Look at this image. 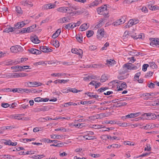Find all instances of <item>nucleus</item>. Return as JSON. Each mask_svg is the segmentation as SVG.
I'll return each instance as SVG.
<instances>
[{"mask_svg":"<svg viewBox=\"0 0 159 159\" xmlns=\"http://www.w3.org/2000/svg\"><path fill=\"white\" fill-rule=\"evenodd\" d=\"M144 115L147 116V119L154 120L157 118L159 120V115H156L154 113H145Z\"/></svg>","mask_w":159,"mask_h":159,"instance_id":"obj_1","label":"nucleus"},{"mask_svg":"<svg viewBox=\"0 0 159 159\" xmlns=\"http://www.w3.org/2000/svg\"><path fill=\"white\" fill-rule=\"evenodd\" d=\"M71 52L74 54H76L79 55V56L81 58H82L83 51L82 50L80 49H78L77 48L72 49L71 50Z\"/></svg>","mask_w":159,"mask_h":159,"instance_id":"obj_2","label":"nucleus"},{"mask_svg":"<svg viewBox=\"0 0 159 159\" xmlns=\"http://www.w3.org/2000/svg\"><path fill=\"white\" fill-rule=\"evenodd\" d=\"M27 86L31 87H37L41 85L42 83L37 82H29L27 83Z\"/></svg>","mask_w":159,"mask_h":159,"instance_id":"obj_3","label":"nucleus"},{"mask_svg":"<svg viewBox=\"0 0 159 159\" xmlns=\"http://www.w3.org/2000/svg\"><path fill=\"white\" fill-rule=\"evenodd\" d=\"M107 6L106 5L102 6L100 7L97 8V10L99 14L102 15L103 14V11H107Z\"/></svg>","mask_w":159,"mask_h":159,"instance_id":"obj_4","label":"nucleus"},{"mask_svg":"<svg viewBox=\"0 0 159 159\" xmlns=\"http://www.w3.org/2000/svg\"><path fill=\"white\" fill-rule=\"evenodd\" d=\"M39 49L41 51L44 53H48L52 51V49L47 46H41L39 47Z\"/></svg>","mask_w":159,"mask_h":159,"instance_id":"obj_5","label":"nucleus"},{"mask_svg":"<svg viewBox=\"0 0 159 159\" xmlns=\"http://www.w3.org/2000/svg\"><path fill=\"white\" fill-rule=\"evenodd\" d=\"M50 108L48 106H42L36 108L35 109L36 111L39 112L41 111H45L49 110Z\"/></svg>","mask_w":159,"mask_h":159,"instance_id":"obj_6","label":"nucleus"},{"mask_svg":"<svg viewBox=\"0 0 159 159\" xmlns=\"http://www.w3.org/2000/svg\"><path fill=\"white\" fill-rule=\"evenodd\" d=\"M104 33V29L98 30L97 33V38L99 39H101L103 37Z\"/></svg>","mask_w":159,"mask_h":159,"instance_id":"obj_7","label":"nucleus"},{"mask_svg":"<svg viewBox=\"0 0 159 159\" xmlns=\"http://www.w3.org/2000/svg\"><path fill=\"white\" fill-rule=\"evenodd\" d=\"M20 3L22 5L28 7H32L33 5L32 2L29 1L23 0L20 2Z\"/></svg>","mask_w":159,"mask_h":159,"instance_id":"obj_8","label":"nucleus"},{"mask_svg":"<svg viewBox=\"0 0 159 159\" xmlns=\"http://www.w3.org/2000/svg\"><path fill=\"white\" fill-rule=\"evenodd\" d=\"M25 25V23L23 21L19 22L14 25V28H15V30L16 29H20L24 26Z\"/></svg>","mask_w":159,"mask_h":159,"instance_id":"obj_9","label":"nucleus"},{"mask_svg":"<svg viewBox=\"0 0 159 159\" xmlns=\"http://www.w3.org/2000/svg\"><path fill=\"white\" fill-rule=\"evenodd\" d=\"M30 39L32 42L35 44L39 43L40 42L38 37L36 36L31 37Z\"/></svg>","mask_w":159,"mask_h":159,"instance_id":"obj_10","label":"nucleus"},{"mask_svg":"<svg viewBox=\"0 0 159 159\" xmlns=\"http://www.w3.org/2000/svg\"><path fill=\"white\" fill-rule=\"evenodd\" d=\"M101 2V0H96L90 3L89 5V7H92L97 6L99 3Z\"/></svg>","mask_w":159,"mask_h":159,"instance_id":"obj_11","label":"nucleus"},{"mask_svg":"<svg viewBox=\"0 0 159 159\" xmlns=\"http://www.w3.org/2000/svg\"><path fill=\"white\" fill-rule=\"evenodd\" d=\"M88 28L87 24L84 23L80 27L79 30L81 31H83L86 30Z\"/></svg>","mask_w":159,"mask_h":159,"instance_id":"obj_12","label":"nucleus"},{"mask_svg":"<svg viewBox=\"0 0 159 159\" xmlns=\"http://www.w3.org/2000/svg\"><path fill=\"white\" fill-rule=\"evenodd\" d=\"M68 7H61L57 9V10L60 12L66 13L67 11Z\"/></svg>","mask_w":159,"mask_h":159,"instance_id":"obj_13","label":"nucleus"},{"mask_svg":"<svg viewBox=\"0 0 159 159\" xmlns=\"http://www.w3.org/2000/svg\"><path fill=\"white\" fill-rule=\"evenodd\" d=\"M61 31V29H58L56 32L53 34L52 38L53 39H55L57 38L60 34Z\"/></svg>","mask_w":159,"mask_h":159,"instance_id":"obj_14","label":"nucleus"},{"mask_svg":"<svg viewBox=\"0 0 159 159\" xmlns=\"http://www.w3.org/2000/svg\"><path fill=\"white\" fill-rule=\"evenodd\" d=\"M93 93H90L87 92V93H85V94H87L88 96L90 98H95L97 99V98H98V95H93L92 94Z\"/></svg>","mask_w":159,"mask_h":159,"instance_id":"obj_15","label":"nucleus"},{"mask_svg":"<svg viewBox=\"0 0 159 159\" xmlns=\"http://www.w3.org/2000/svg\"><path fill=\"white\" fill-rule=\"evenodd\" d=\"M15 30V28L14 27L11 26H9L8 28L5 29L3 32L9 33V32H12Z\"/></svg>","mask_w":159,"mask_h":159,"instance_id":"obj_16","label":"nucleus"},{"mask_svg":"<svg viewBox=\"0 0 159 159\" xmlns=\"http://www.w3.org/2000/svg\"><path fill=\"white\" fill-rule=\"evenodd\" d=\"M106 62L107 63L106 64L108 66H112L116 64V61L114 60H111L110 59L109 60H107L106 61Z\"/></svg>","mask_w":159,"mask_h":159,"instance_id":"obj_17","label":"nucleus"},{"mask_svg":"<svg viewBox=\"0 0 159 159\" xmlns=\"http://www.w3.org/2000/svg\"><path fill=\"white\" fill-rule=\"evenodd\" d=\"M36 25H33L27 28V33H30L32 32L34 30V29L36 28Z\"/></svg>","mask_w":159,"mask_h":159,"instance_id":"obj_18","label":"nucleus"},{"mask_svg":"<svg viewBox=\"0 0 159 159\" xmlns=\"http://www.w3.org/2000/svg\"><path fill=\"white\" fill-rule=\"evenodd\" d=\"M138 113H131L129 114L126 116V117L129 118H133L134 117H137L138 116Z\"/></svg>","mask_w":159,"mask_h":159,"instance_id":"obj_19","label":"nucleus"},{"mask_svg":"<svg viewBox=\"0 0 159 159\" xmlns=\"http://www.w3.org/2000/svg\"><path fill=\"white\" fill-rule=\"evenodd\" d=\"M84 137L86 140H88L96 139H97L96 137L94 136L85 135L84 136Z\"/></svg>","mask_w":159,"mask_h":159,"instance_id":"obj_20","label":"nucleus"},{"mask_svg":"<svg viewBox=\"0 0 159 159\" xmlns=\"http://www.w3.org/2000/svg\"><path fill=\"white\" fill-rule=\"evenodd\" d=\"M43 141L46 143L47 142L48 143H57L58 141L57 140H50L48 139H43Z\"/></svg>","mask_w":159,"mask_h":159,"instance_id":"obj_21","label":"nucleus"},{"mask_svg":"<svg viewBox=\"0 0 159 159\" xmlns=\"http://www.w3.org/2000/svg\"><path fill=\"white\" fill-rule=\"evenodd\" d=\"M70 19L68 18L67 17H64L63 18H61L60 20H61V23H64L66 22H68L69 21Z\"/></svg>","mask_w":159,"mask_h":159,"instance_id":"obj_22","label":"nucleus"},{"mask_svg":"<svg viewBox=\"0 0 159 159\" xmlns=\"http://www.w3.org/2000/svg\"><path fill=\"white\" fill-rule=\"evenodd\" d=\"M15 76L16 77H25L27 76V74L25 73H15Z\"/></svg>","mask_w":159,"mask_h":159,"instance_id":"obj_23","label":"nucleus"},{"mask_svg":"<svg viewBox=\"0 0 159 159\" xmlns=\"http://www.w3.org/2000/svg\"><path fill=\"white\" fill-rule=\"evenodd\" d=\"M77 105V104L76 103L70 102L65 103L64 104V107H67L69 106H71V105L75 106V105Z\"/></svg>","mask_w":159,"mask_h":159,"instance_id":"obj_24","label":"nucleus"},{"mask_svg":"<svg viewBox=\"0 0 159 159\" xmlns=\"http://www.w3.org/2000/svg\"><path fill=\"white\" fill-rule=\"evenodd\" d=\"M81 90H77L76 88H69V92H70L73 93H77L81 91Z\"/></svg>","mask_w":159,"mask_h":159,"instance_id":"obj_25","label":"nucleus"},{"mask_svg":"<svg viewBox=\"0 0 159 159\" xmlns=\"http://www.w3.org/2000/svg\"><path fill=\"white\" fill-rule=\"evenodd\" d=\"M16 11L18 13L20 14H22L23 12L21 8L20 7H16Z\"/></svg>","mask_w":159,"mask_h":159,"instance_id":"obj_26","label":"nucleus"},{"mask_svg":"<svg viewBox=\"0 0 159 159\" xmlns=\"http://www.w3.org/2000/svg\"><path fill=\"white\" fill-rule=\"evenodd\" d=\"M66 75V73H53L51 75L53 76H65Z\"/></svg>","mask_w":159,"mask_h":159,"instance_id":"obj_27","label":"nucleus"},{"mask_svg":"<svg viewBox=\"0 0 159 159\" xmlns=\"http://www.w3.org/2000/svg\"><path fill=\"white\" fill-rule=\"evenodd\" d=\"M17 45L12 46L10 48L11 52L13 53H17Z\"/></svg>","mask_w":159,"mask_h":159,"instance_id":"obj_28","label":"nucleus"},{"mask_svg":"<svg viewBox=\"0 0 159 159\" xmlns=\"http://www.w3.org/2000/svg\"><path fill=\"white\" fill-rule=\"evenodd\" d=\"M28 60V58H21V60L20 61H17V63H16V61H14V62H13L12 63H15V64H17V63H20L21 62H23L25 61ZM12 63H11V64Z\"/></svg>","mask_w":159,"mask_h":159,"instance_id":"obj_29","label":"nucleus"},{"mask_svg":"<svg viewBox=\"0 0 159 159\" xmlns=\"http://www.w3.org/2000/svg\"><path fill=\"white\" fill-rule=\"evenodd\" d=\"M121 24L124 23L126 20L127 16H122L121 18L119 19Z\"/></svg>","mask_w":159,"mask_h":159,"instance_id":"obj_30","label":"nucleus"},{"mask_svg":"<svg viewBox=\"0 0 159 159\" xmlns=\"http://www.w3.org/2000/svg\"><path fill=\"white\" fill-rule=\"evenodd\" d=\"M150 40H151V42H150V44L153 46V45H157V44H156V41L155 40V38H151L150 39Z\"/></svg>","mask_w":159,"mask_h":159,"instance_id":"obj_31","label":"nucleus"},{"mask_svg":"<svg viewBox=\"0 0 159 159\" xmlns=\"http://www.w3.org/2000/svg\"><path fill=\"white\" fill-rule=\"evenodd\" d=\"M76 38L79 42L81 43L82 41L83 37L81 35H76Z\"/></svg>","mask_w":159,"mask_h":159,"instance_id":"obj_32","label":"nucleus"},{"mask_svg":"<svg viewBox=\"0 0 159 159\" xmlns=\"http://www.w3.org/2000/svg\"><path fill=\"white\" fill-rule=\"evenodd\" d=\"M93 31L92 30H89L86 33V35L88 37H90L93 34Z\"/></svg>","mask_w":159,"mask_h":159,"instance_id":"obj_33","label":"nucleus"},{"mask_svg":"<svg viewBox=\"0 0 159 159\" xmlns=\"http://www.w3.org/2000/svg\"><path fill=\"white\" fill-rule=\"evenodd\" d=\"M120 146H119L117 144H113L111 145H109L107 147V148H118L120 147Z\"/></svg>","mask_w":159,"mask_h":159,"instance_id":"obj_34","label":"nucleus"},{"mask_svg":"<svg viewBox=\"0 0 159 159\" xmlns=\"http://www.w3.org/2000/svg\"><path fill=\"white\" fill-rule=\"evenodd\" d=\"M30 67V66H20V68L19 69V70H18V71H24L25 69H29Z\"/></svg>","mask_w":159,"mask_h":159,"instance_id":"obj_35","label":"nucleus"},{"mask_svg":"<svg viewBox=\"0 0 159 159\" xmlns=\"http://www.w3.org/2000/svg\"><path fill=\"white\" fill-rule=\"evenodd\" d=\"M149 9L151 10L156 11L159 9V7L157 6H151L149 7Z\"/></svg>","mask_w":159,"mask_h":159,"instance_id":"obj_36","label":"nucleus"},{"mask_svg":"<svg viewBox=\"0 0 159 159\" xmlns=\"http://www.w3.org/2000/svg\"><path fill=\"white\" fill-rule=\"evenodd\" d=\"M93 102H92V101H81L80 104L83 105L85 104H90L92 103H93Z\"/></svg>","mask_w":159,"mask_h":159,"instance_id":"obj_37","label":"nucleus"},{"mask_svg":"<svg viewBox=\"0 0 159 159\" xmlns=\"http://www.w3.org/2000/svg\"><path fill=\"white\" fill-rule=\"evenodd\" d=\"M35 152V151L33 150H31L29 151H27L26 152H23L24 155H28V154H34Z\"/></svg>","mask_w":159,"mask_h":159,"instance_id":"obj_38","label":"nucleus"},{"mask_svg":"<svg viewBox=\"0 0 159 159\" xmlns=\"http://www.w3.org/2000/svg\"><path fill=\"white\" fill-rule=\"evenodd\" d=\"M104 122L106 124H116V122L114 120L108 121V120H106L104 121Z\"/></svg>","mask_w":159,"mask_h":159,"instance_id":"obj_39","label":"nucleus"},{"mask_svg":"<svg viewBox=\"0 0 159 159\" xmlns=\"http://www.w3.org/2000/svg\"><path fill=\"white\" fill-rule=\"evenodd\" d=\"M127 104V103L125 102H119L117 103V105L116 106V107H120L122 106H125Z\"/></svg>","mask_w":159,"mask_h":159,"instance_id":"obj_40","label":"nucleus"},{"mask_svg":"<svg viewBox=\"0 0 159 159\" xmlns=\"http://www.w3.org/2000/svg\"><path fill=\"white\" fill-rule=\"evenodd\" d=\"M61 137V136L58 134H54L53 135H51V138L55 139H59Z\"/></svg>","mask_w":159,"mask_h":159,"instance_id":"obj_41","label":"nucleus"},{"mask_svg":"<svg viewBox=\"0 0 159 159\" xmlns=\"http://www.w3.org/2000/svg\"><path fill=\"white\" fill-rule=\"evenodd\" d=\"M107 77L105 75H103L101 76V78L100 79V81L102 82H105L107 80Z\"/></svg>","mask_w":159,"mask_h":159,"instance_id":"obj_42","label":"nucleus"},{"mask_svg":"<svg viewBox=\"0 0 159 159\" xmlns=\"http://www.w3.org/2000/svg\"><path fill=\"white\" fill-rule=\"evenodd\" d=\"M150 67L153 69H156L157 68V66L155 64V63L154 62H152L150 63Z\"/></svg>","mask_w":159,"mask_h":159,"instance_id":"obj_43","label":"nucleus"},{"mask_svg":"<svg viewBox=\"0 0 159 159\" xmlns=\"http://www.w3.org/2000/svg\"><path fill=\"white\" fill-rule=\"evenodd\" d=\"M153 74V72L151 71H149L145 75V78H148L151 76Z\"/></svg>","mask_w":159,"mask_h":159,"instance_id":"obj_44","label":"nucleus"},{"mask_svg":"<svg viewBox=\"0 0 159 159\" xmlns=\"http://www.w3.org/2000/svg\"><path fill=\"white\" fill-rule=\"evenodd\" d=\"M151 126L150 125L147 124L145 126H143L142 128L144 129L148 130L151 128Z\"/></svg>","mask_w":159,"mask_h":159,"instance_id":"obj_45","label":"nucleus"},{"mask_svg":"<svg viewBox=\"0 0 159 159\" xmlns=\"http://www.w3.org/2000/svg\"><path fill=\"white\" fill-rule=\"evenodd\" d=\"M49 5V4H44L42 7V10H46L48 9H49V8L48 7Z\"/></svg>","mask_w":159,"mask_h":159,"instance_id":"obj_46","label":"nucleus"},{"mask_svg":"<svg viewBox=\"0 0 159 159\" xmlns=\"http://www.w3.org/2000/svg\"><path fill=\"white\" fill-rule=\"evenodd\" d=\"M121 24H122L121 23L119 19H118L117 20H116V21H115L113 23V25L114 26H117Z\"/></svg>","mask_w":159,"mask_h":159,"instance_id":"obj_47","label":"nucleus"},{"mask_svg":"<svg viewBox=\"0 0 159 159\" xmlns=\"http://www.w3.org/2000/svg\"><path fill=\"white\" fill-rule=\"evenodd\" d=\"M141 73L140 72H138L136 73L135 75L134 79L135 80H137L139 79V77Z\"/></svg>","mask_w":159,"mask_h":159,"instance_id":"obj_48","label":"nucleus"},{"mask_svg":"<svg viewBox=\"0 0 159 159\" xmlns=\"http://www.w3.org/2000/svg\"><path fill=\"white\" fill-rule=\"evenodd\" d=\"M25 33H27V29L26 28H22L19 31V33H21L22 34H23Z\"/></svg>","mask_w":159,"mask_h":159,"instance_id":"obj_49","label":"nucleus"},{"mask_svg":"<svg viewBox=\"0 0 159 159\" xmlns=\"http://www.w3.org/2000/svg\"><path fill=\"white\" fill-rule=\"evenodd\" d=\"M147 146V147H145V148H144V150L145 151H151V147L150 146V145L148 144H147L146 145Z\"/></svg>","mask_w":159,"mask_h":159,"instance_id":"obj_50","label":"nucleus"},{"mask_svg":"<svg viewBox=\"0 0 159 159\" xmlns=\"http://www.w3.org/2000/svg\"><path fill=\"white\" fill-rule=\"evenodd\" d=\"M69 81V80H59L58 79V83H67Z\"/></svg>","mask_w":159,"mask_h":159,"instance_id":"obj_51","label":"nucleus"},{"mask_svg":"<svg viewBox=\"0 0 159 159\" xmlns=\"http://www.w3.org/2000/svg\"><path fill=\"white\" fill-rule=\"evenodd\" d=\"M53 43V45L56 48L58 47L59 46V42L57 40H55Z\"/></svg>","mask_w":159,"mask_h":159,"instance_id":"obj_52","label":"nucleus"},{"mask_svg":"<svg viewBox=\"0 0 159 159\" xmlns=\"http://www.w3.org/2000/svg\"><path fill=\"white\" fill-rule=\"evenodd\" d=\"M49 5L48 6L49 9L54 8L56 6V4L52 3H49Z\"/></svg>","mask_w":159,"mask_h":159,"instance_id":"obj_53","label":"nucleus"},{"mask_svg":"<svg viewBox=\"0 0 159 159\" xmlns=\"http://www.w3.org/2000/svg\"><path fill=\"white\" fill-rule=\"evenodd\" d=\"M123 67L127 68L128 69L131 70V66L129 65L128 64H125L123 65Z\"/></svg>","mask_w":159,"mask_h":159,"instance_id":"obj_54","label":"nucleus"},{"mask_svg":"<svg viewBox=\"0 0 159 159\" xmlns=\"http://www.w3.org/2000/svg\"><path fill=\"white\" fill-rule=\"evenodd\" d=\"M1 106L3 107L7 108L10 106V105L7 103H2Z\"/></svg>","mask_w":159,"mask_h":159,"instance_id":"obj_55","label":"nucleus"},{"mask_svg":"<svg viewBox=\"0 0 159 159\" xmlns=\"http://www.w3.org/2000/svg\"><path fill=\"white\" fill-rule=\"evenodd\" d=\"M43 99V98H42L40 97H37L34 99V101L35 102H42Z\"/></svg>","mask_w":159,"mask_h":159,"instance_id":"obj_56","label":"nucleus"},{"mask_svg":"<svg viewBox=\"0 0 159 159\" xmlns=\"http://www.w3.org/2000/svg\"><path fill=\"white\" fill-rule=\"evenodd\" d=\"M148 66V65L147 64H144L143 66L142 70L144 71H145L147 70V68Z\"/></svg>","mask_w":159,"mask_h":159,"instance_id":"obj_57","label":"nucleus"},{"mask_svg":"<svg viewBox=\"0 0 159 159\" xmlns=\"http://www.w3.org/2000/svg\"><path fill=\"white\" fill-rule=\"evenodd\" d=\"M38 65H43L44 66H45L47 65V63H45L43 61H39L36 63Z\"/></svg>","mask_w":159,"mask_h":159,"instance_id":"obj_58","label":"nucleus"},{"mask_svg":"<svg viewBox=\"0 0 159 159\" xmlns=\"http://www.w3.org/2000/svg\"><path fill=\"white\" fill-rule=\"evenodd\" d=\"M3 140L5 141V142H4V143L5 144L8 145H10V143H11V141L10 140Z\"/></svg>","mask_w":159,"mask_h":159,"instance_id":"obj_59","label":"nucleus"},{"mask_svg":"<svg viewBox=\"0 0 159 159\" xmlns=\"http://www.w3.org/2000/svg\"><path fill=\"white\" fill-rule=\"evenodd\" d=\"M36 49L34 48H31L30 49H29L28 50V51L29 52L33 54H35V50Z\"/></svg>","mask_w":159,"mask_h":159,"instance_id":"obj_60","label":"nucleus"},{"mask_svg":"<svg viewBox=\"0 0 159 159\" xmlns=\"http://www.w3.org/2000/svg\"><path fill=\"white\" fill-rule=\"evenodd\" d=\"M155 84L152 82H151L148 84V87L150 88H154L155 87Z\"/></svg>","mask_w":159,"mask_h":159,"instance_id":"obj_61","label":"nucleus"},{"mask_svg":"<svg viewBox=\"0 0 159 159\" xmlns=\"http://www.w3.org/2000/svg\"><path fill=\"white\" fill-rule=\"evenodd\" d=\"M17 52H22L23 50L22 48L19 45H17Z\"/></svg>","mask_w":159,"mask_h":159,"instance_id":"obj_62","label":"nucleus"},{"mask_svg":"<svg viewBox=\"0 0 159 159\" xmlns=\"http://www.w3.org/2000/svg\"><path fill=\"white\" fill-rule=\"evenodd\" d=\"M120 87L124 89H125L127 87V84L126 83L123 82L121 83Z\"/></svg>","mask_w":159,"mask_h":159,"instance_id":"obj_63","label":"nucleus"},{"mask_svg":"<svg viewBox=\"0 0 159 159\" xmlns=\"http://www.w3.org/2000/svg\"><path fill=\"white\" fill-rule=\"evenodd\" d=\"M142 11L144 13H147L148 12V10L145 7H143L141 9Z\"/></svg>","mask_w":159,"mask_h":159,"instance_id":"obj_64","label":"nucleus"}]
</instances>
